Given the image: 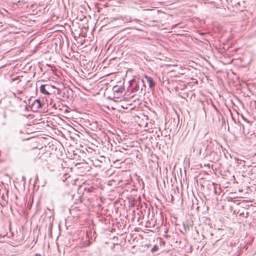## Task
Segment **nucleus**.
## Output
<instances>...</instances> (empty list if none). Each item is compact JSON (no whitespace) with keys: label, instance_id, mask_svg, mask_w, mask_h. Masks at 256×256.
Returning <instances> with one entry per match:
<instances>
[{"label":"nucleus","instance_id":"1","mask_svg":"<svg viewBox=\"0 0 256 256\" xmlns=\"http://www.w3.org/2000/svg\"><path fill=\"white\" fill-rule=\"evenodd\" d=\"M142 84L143 86H145L144 84L143 80H131L130 82V84L131 86H133L132 89V92H137L140 90V85Z\"/></svg>","mask_w":256,"mask_h":256},{"label":"nucleus","instance_id":"2","mask_svg":"<svg viewBox=\"0 0 256 256\" xmlns=\"http://www.w3.org/2000/svg\"><path fill=\"white\" fill-rule=\"evenodd\" d=\"M40 92L44 94H50V90L52 89L51 86L49 84H42L40 86Z\"/></svg>","mask_w":256,"mask_h":256},{"label":"nucleus","instance_id":"3","mask_svg":"<svg viewBox=\"0 0 256 256\" xmlns=\"http://www.w3.org/2000/svg\"><path fill=\"white\" fill-rule=\"evenodd\" d=\"M42 106L43 103L39 99L35 100L32 104V108H34L35 110L42 108Z\"/></svg>","mask_w":256,"mask_h":256},{"label":"nucleus","instance_id":"4","mask_svg":"<svg viewBox=\"0 0 256 256\" xmlns=\"http://www.w3.org/2000/svg\"><path fill=\"white\" fill-rule=\"evenodd\" d=\"M202 145V144L199 142H195L194 145V150L193 152L195 153L197 156H200L201 154L202 148L200 146Z\"/></svg>","mask_w":256,"mask_h":256},{"label":"nucleus","instance_id":"5","mask_svg":"<svg viewBox=\"0 0 256 256\" xmlns=\"http://www.w3.org/2000/svg\"><path fill=\"white\" fill-rule=\"evenodd\" d=\"M144 77L148 84L149 87L152 89H154L156 86V83L154 82L153 78L147 76H145Z\"/></svg>","mask_w":256,"mask_h":256},{"label":"nucleus","instance_id":"6","mask_svg":"<svg viewBox=\"0 0 256 256\" xmlns=\"http://www.w3.org/2000/svg\"><path fill=\"white\" fill-rule=\"evenodd\" d=\"M114 92H116L117 93L119 92H122L124 90V88L122 87H118V86H114L113 88Z\"/></svg>","mask_w":256,"mask_h":256},{"label":"nucleus","instance_id":"7","mask_svg":"<svg viewBox=\"0 0 256 256\" xmlns=\"http://www.w3.org/2000/svg\"><path fill=\"white\" fill-rule=\"evenodd\" d=\"M158 249V247L156 245H154L153 248L151 249V252H154L157 251Z\"/></svg>","mask_w":256,"mask_h":256},{"label":"nucleus","instance_id":"8","mask_svg":"<svg viewBox=\"0 0 256 256\" xmlns=\"http://www.w3.org/2000/svg\"><path fill=\"white\" fill-rule=\"evenodd\" d=\"M142 88H141V89L140 90V92H139V94L141 93V94H142L143 93H142Z\"/></svg>","mask_w":256,"mask_h":256},{"label":"nucleus","instance_id":"9","mask_svg":"<svg viewBox=\"0 0 256 256\" xmlns=\"http://www.w3.org/2000/svg\"><path fill=\"white\" fill-rule=\"evenodd\" d=\"M19 132L20 134H22V130H19Z\"/></svg>","mask_w":256,"mask_h":256},{"label":"nucleus","instance_id":"10","mask_svg":"<svg viewBox=\"0 0 256 256\" xmlns=\"http://www.w3.org/2000/svg\"><path fill=\"white\" fill-rule=\"evenodd\" d=\"M14 149L15 150H18V148H15Z\"/></svg>","mask_w":256,"mask_h":256},{"label":"nucleus","instance_id":"11","mask_svg":"<svg viewBox=\"0 0 256 256\" xmlns=\"http://www.w3.org/2000/svg\"><path fill=\"white\" fill-rule=\"evenodd\" d=\"M2 26V25H0V27Z\"/></svg>","mask_w":256,"mask_h":256}]
</instances>
